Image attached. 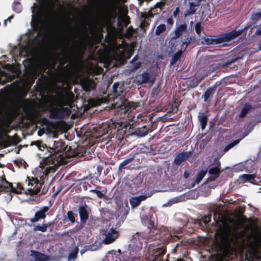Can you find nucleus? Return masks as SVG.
<instances>
[{
  "label": "nucleus",
  "instance_id": "obj_1",
  "mask_svg": "<svg viewBox=\"0 0 261 261\" xmlns=\"http://www.w3.org/2000/svg\"><path fill=\"white\" fill-rule=\"evenodd\" d=\"M229 222L232 225L222 220L216 233L219 237L222 245L226 248L229 247L232 244L236 243L243 233L242 231H238L241 225L240 222L232 219H230Z\"/></svg>",
  "mask_w": 261,
  "mask_h": 261
},
{
  "label": "nucleus",
  "instance_id": "obj_2",
  "mask_svg": "<svg viewBox=\"0 0 261 261\" xmlns=\"http://www.w3.org/2000/svg\"><path fill=\"white\" fill-rule=\"evenodd\" d=\"M159 231L160 232V236H165L164 238V244L158 243L156 246L149 245L148 253L150 261H165L163 258L166 252V247L165 244L168 243L169 241H172L174 238L178 237L176 236H172L169 232L168 229L166 227H162ZM165 261H167V259Z\"/></svg>",
  "mask_w": 261,
  "mask_h": 261
},
{
  "label": "nucleus",
  "instance_id": "obj_3",
  "mask_svg": "<svg viewBox=\"0 0 261 261\" xmlns=\"http://www.w3.org/2000/svg\"><path fill=\"white\" fill-rule=\"evenodd\" d=\"M89 36L87 32V28H84L76 34L75 38L78 40H74L72 43V48L67 53L64 54V59L62 61V64H65L68 60H72L76 57V53L79 52L88 39Z\"/></svg>",
  "mask_w": 261,
  "mask_h": 261
},
{
  "label": "nucleus",
  "instance_id": "obj_4",
  "mask_svg": "<svg viewBox=\"0 0 261 261\" xmlns=\"http://www.w3.org/2000/svg\"><path fill=\"white\" fill-rule=\"evenodd\" d=\"M243 31V30H233L229 33L223 34L218 36H211L210 37H203L201 43L203 44L211 45L229 42L241 35Z\"/></svg>",
  "mask_w": 261,
  "mask_h": 261
},
{
  "label": "nucleus",
  "instance_id": "obj_5",
  "mask_svg": "<svg viewBox=\"0 0 261 261\" xmlns=\"http://www.w3.org/2000/svg\"><path fill=\"white\" fill-rule=\"evenodd\" d=\"M20 106L25 116L29 119L35 117L38 113L37 104L33 99H23L20 103Z\"/></svg>",
  "mask_w": 261,
  "mask_h": 261
},
{
  "label": "nucleus",
  "instance_id": "obj_6",
  "mask_svg": "<svg viewBox=\"0 0 261 261\" xmlns=\"http://www.w3.org/2000/svg\"><path fill=\"white\" fill-rule=\"evenodd\" d=\"M27 179H28L27 190L30 194L37 195L40 194L43 195L47 192V189L45 188H43L41 191V187L44 184L43 182H41L37 178L35 177L30 178L29 176H27Z\"/></svg>",
  "mask_w": 261,
  "mask_h": 261
},
{
  "label": "nucleus",
  "instance_id": "obj_7",
  "mask_svg": "<svg viewBox=\"0 0 261 261\" xmlns=\"http://www.w3.org/2000/svg\"><path fill=\"white\" fill-rule=\"evenodd\" d=\"M71 112L70 108L68 107H54L49 111V118L53 119H63L65 116H69Z\"/></svg>",
  "mask_w": 261,
  "mask_h": 261
},
{
  "label": "nucleus",
  "instance_id": "obj_8",
  "mask_svg": "<svg viewBox=\"0 0 261 261\" xmlns=\"http://www.w3.org/2000/svg\"><path fill=\"white\" fill-rule=\"evenodd\" d=\"M117 5L114 0H107L103 6V12L108 19L116 15Z\"/></svg>",
  "mask_w": 261,
  "mask_h": 261
},
{
  "label": "nucleus",
  "instance_id": "obj_9",
  "mask_svg": "<svg viewBox=\"0 0 261 261\" xmlns=\"http://www.w3.org/2000/svg\"><path fill=\"white\" fill-rule=\"evenodd\" d=\"M192 155V152L191 151H182L177 153L173 162V165L177 166L180 165L183 162L187 161Z\"/></svg>",
  "mask_w": 261,
  "mask_h": 261
},
{
  "label": "nucleus",
  "instance_id": "obj_10",
  "mask_svg": "<svg viewBox=\"0 0 261 261\" xmlns=\"http://www.w3.org/2000/svg\"><path fill=\"white\" fill-rule=\"evenodd\" d=\"M49 210V207L48 206H44L41 207L35 213L34 216L30 219L31 222L34 223L41 220L44 219L46 217L47 213Z\"/></svg>",
  "mask_w": 261,
  "mask_h": 261
},
{
  "label": "nucleus",
  "instance_id": "obj_11",
  "mask_svg": "<svg viewBox=\"0 0 261 261\" xmlns=\"http://www.w3.org/2000/svg\"><path fill=\"white\" fill-rule=\"evenodd\" d=\"M213 214V218L215 221V224H218L219 222L220 217L217 208H213L210 211L207 215L204 216L201 218L202 222L206 225L211 221V217Z\"/></svg>",
  "mask_w": 261,
  "mask_h": 261
},
{
  "label": "nucleus",
  "instance_id": "obj_12",
  "mask_svg": "<svg viewBox=\"0 0 261 261\" xmlns=\"http://www.w3.org/2000/svg\"><path fill=\"white\" fill-rule=\"evenodd\" d=\"M2 184L0 185V192H10L15 194L21 193V192H18L16 188L13 186L12 184L8 181L5 177L2 179Z\"/></svg>",
  "mask_w": 261,
  "mask_h": 261
},
{
  "label": "nucleus",
  "instance_id": "obj_13",
  "mask_svg": "<svg viewBox=\"0 0 261 261\" xmlns=\"http://www.w3.org/2000/svg\"><path fill=\"white\" fill-rule=\"evenodd\" d=\"M106 237L103 240L105 244H109L113 242L119 236V232L114 228H111L110 230L106 233Z\"/></svg>",
  "mask_w": 261,
  "mask_h": 261
},
{
  "label": "nucleus",
  "instance_id": "obj_14",
  "mask_svg": "<svg viewBox=\"0 0 261 261\" xmlns=\"http://www.w3.org/2000/svg\"><path fill=\"white\" fill-rule=\"evenodd\" d=\"M151 196V194L148 193L147 195H139L136 197H132L129 198V202L132 208L138 206L141 201L146 200L148 197Z\"/></svg>",
  "mask_w": 261,
  "mask_h": 261
},
{
  "label": "nucleus",
  "instance_id": "obj_15",
  "mask_svg": "<svg viewBox=\"0 0 261 261\" xmlns=\"http://www.w3.org/2000/svg\"><path fill=\"white\" fill-rule=\"evenodd\" d=\"M88 206L86 204L80 206L79 208L80 220L82 223H85L89 219Z\"/></svg>",
  "mask_w": 261,
  "mask_h": 261
},
{
  "label": "nucleus",
  "instance_id": "obj_16",
  "mask_svg": "<svg viewBox=\"0 0 261 261\" xmlns=\"http://www.w3.org/2000/svg\"><path fill=\"white\" fill-rule=\"evenodd\" d=\"M31 256L35 258L36 261H49V255L36 250L31 251Z\"/></svg>",
  "mask_w": 261,
  "mask_h": 261
},
{
  "label": "nucleus",
  "instance_id": "obj_17",
  "mask_svg": "<svg viewBox=\"0 0 261 261\" xmlns=\"http://www.w3.org/2000/svg\"><path fill=\"white\" fill-rule=\"evenodd\" d=\"M150 75L147 71H144L142 74L137 75V82L139 85L146 84L150 82Z\"/></svg>",
  "mask_w": 261,
  "mask_h": 261
},
{
  "label": "nucleus",
  "instance_id": "obj_18",
  "mask_svg": "<svg viewBox=\"0 0 261 261\" xmlns=\"http://www.w3.org/2000/svg\"><path fill=\"white\" fill-rule=\"evenodd\" d=\"M187 30V25L185 23L179 25L174 30V36L173 37V39L179 38Z\"/></svg>",
  "mask_w": 261,
  "mask_h": 261
},
{
  "label": "nucleus",
  "instance_id": "obj_19",
  "mask_svg": "<svg viewBox=\"0 0 261 261\" xmlns=\"http://www.w3.org/2000/svg\"><path fill=\"white\" fill-rule=\"evenodd\" d=\"M123 85H120L119 82H115L113 85V93L114 96L118 97L120 96L124 92Z\"/></svg>",
  "mask_w": 261,
  "mask_h": 261
},
{
  "label": "nucleus",
  "instance_id": "obj_20",
  "mask_svg": "<svg viewBox=\"0 0 261 261\" xmlns=\"http://www.w3.org/2000/svg\"><path fill=\"white\" fill-rule=\"evenodd\" d=\"M153 16V15L151 11L148 12L147 13H142L141 15V18L143 20L141 23V27L142 29H145L148 27L149 25V23L148 22V20H147V19L149 17H152Z\"/></svg>",
  "mask_w": 261,
  "mask_h": 261
},
{
  "label": "nucleus",
  "instance_id": "obj_21",
  "mask_svg": "<svg viewBox=\"0 0 261 261\" xmlns=\"http://www.w3.org/2000/svg\"><path fill=\"white\" fill-rule=\"evenodd\" d=\"M255 177V174H243L239 176V179L242 183L250 182L253 184Z\"/></svg>",
  "mask_w": 261,
  "mask_h": 261
},
{
  "label": "nucleus",
  "instance_id": "obj_22",
  "mask_svg": "<svg viewBox=\"0 0 261 261\" xmlns=\"http://www.w3.org/2000/svg\"><path fill=\"white\" fill-rule=\"evenodd\" d=\"M54 146L55 148L54 150L55 153H59L65 151L67 148L65 143L60 141L55 142Z\"/></svg>",
  "mask_w": 261,
  "mask_h": 261
},
{
  "label": "nucleus",
  "instance_id": "obj_23",
  "mask_svg": "<svg viewBox=\"0 0 261 261\" xmlns=\"http://www.w3.org/2000/svg\"><path fill=\"white\" fill-rule=\"evenodd\" d=\"M185 50H178L172 57L170 60V66H174L177 62L180 60L182 55L183 54Z\"/></svg>",
  "mask_w": 261,
  "mask_h": 261
},
{
  "label": "nucleus",
  "instance_id": "obj_24",
  "mask_svg": "<svg viewBox=\"0 0 261 261\" xmlns=\"http://www.w3.org/2000/svg\"><path fill=\"white\" fill-rule=\"evenodd\" d=\"M205 75H203L201 77H196L194 79L190 80L188 87L192 89L197 87L199 84L205 78Z\"/></svg>",
  "mask_w": 261,
  "mask_h": 261
},
{
  "label": "nucleus",
  "instance_id": "obj_25",
  "mask_svg": "<svg viewBox=\"0 0 261 261\" xmlns=\"http://www.w3.org/2000/svg\"><path fill=\"white\" fill-rule=\"evenodd\" d=\"M149 130L148 127L144 125L137 128L135 132V134L139 137H144L148 133Z\"/></svg>",
  "mask_w": 261,
  "mask_h": 261
},
{
  "label": "nucleus",
  "instance_id": "obj_26",
  "mask_svg": "<svg viewBox=\"0 0 261 261\" xmlns=\"http://www.w3.org/2000/svg\"><path fill=\"white\" fill-rule=\"evenodd\" d=\"M198 118L200 123L202 130L204 129L207 125L208 121L207 116L204 115L203 113H201L199 114Z\"/></svg>",
  "mask_w": 261,
  "mask_h": 261
},
{
  "label": "nucleus",
  "instance_id": "obj_27",
  "mask_svg": "<svg viewBox=\"0 0 261 261\" xmlns=\"http://www.w3.org/2000/svg\"><path fill=\"white\" fill-rule=\"evenodd\" d=\"M247 136V135H243L239 139L234 140L233 141L231 142V143H229L227 145H226L223 149V151L224 152H226L228 151L230 149L232 148L233 146L238 144L240 141L243 139L244 137H245Z\"/></svg>",
  "mask_w": 261,
  "mask_h": 261
},
{
  "label": "nucleus",
  "instance_id": "obj_28",
  "mask_svg": "<svg viewBox=\"0 0 261 261\" xmlns=\"http://www.w3.org/2000/svg\"><path fill=\"white\" fill-rule=\"evenodd\" d=\"M215 92V91L214 90V89H212L211 87L207 88L202 96L204 99V101L205 102L207 101L210 97L213 96V95Z\"/></svg>",
  "mask_w": 261,
  "mask_h": 261
},
{
  "label": "nucleus",
  "instance_id": "obj_29",
  "mask_svg": "<svg viewBox=\"0 0 261 261\" xmlns=\"http://www.w3.org/2000/svg\"><path fill=\"white\" fill-rule=\"evenodd\" d=\"M129 212V206L128 205V202H126L125 206L123 207V209L120 212L121 214L118 216H120V217L122 218L123 219L125 220Z\"/></svg>",
  "mask_w": 261,
  "mask_h": 261
},
{
  "label": "nucleus",
  "instance_id": "obj_30",
  "mask_svg": "<svg viewBox=\"0 0 261 261\" xmlns=\"http://www.w3.org/2000/svg\"><path fill=\"white\" fill-rule=\"evenodd\" d=\"M220 164L219 163L218 166L211 168L208 170L209 174L216 177H219L220 174Z\"/></svg>",
  "mask_w": 261,
  "mask_h": 261
},
{
  "label": "nucleus",
  "instance_id": "obj_31",
  "mask_svg": "<svg viewBox=\"0 0 261 261\" xmlns=\"http://www.w3.org/2000/svg\"><path fill=\"white\" fill-rule=\"evenodd\" d=\"M252 107L250 105L246 104L244 105L243 109L241 110V112L239 114V117L240 118H244L247 114L249 112V111L251 109Z\"/></svg>",
  "mask_w": 261,
  "mask_h": 261
},
{
  "label": "nucleus",
  "instance_id": "obj_32",
  "mask_svg": "<svg viewBox=\"0 0 261 261\" xmlns=\"http://www.w3.org/2000/svg\"><path fill=\"white\" fill-rule=\"evenodd\" d=\"M207 173V169L201 170L196 175L195 181L196 183L198 184L202 180V179L205 175Z\"/></svg>",
  "mask_w": 261,
  "mask_h": 261
},
{
  "label": "nucleus",
  "instance_id": "obj_33",
  "mask_svg": "<svg viewBox=\"0 0 261 261\" xmlns=\"http://www.w3.org/2000/svg\"><path fill=\"white\" fill-rule=\"evenodd\" d=\"M201 0H197L196 2H190L189 3V9L190 11L195 14L196 11V7H198Z\"/></svg>",
  "mask_w": 261,
  "mask_h": 261
},
{
  "label": "nucleus",
  "instance_id": "obj_34",
  "mask_svg": "<svg viewBox=\"0 0 261 261\" xmlns=\"http://www.w3.org/2000/svg\"><path fill=\"white\" fill-rule=\"evenodd\" d=\"M134 160V155H133L132 157L129 158H127L124 160L122 162H121L119 166V170L121 171V170L124 168V167L129 163H131Z\"/></svg>",
  "mask_w": 261,
  "mask_h": 261
},
{
  "label": "nucleus",
  "instance_id": "obj_35",
  "mask_svg": "<svg viewBox=\"0 0 261 261\" xmlns=\"http://www.w3.org/2000/svg\"><path fill=\"white\" fill-rule=\"evenodd\" d=\"M79 252V248L75 247L69 253L68 258L71 260H75Z\"/></svg>",
  "mask_w": 261,
  "mask_h": 261
},
{
  "label": "nucleus",
  "instance_id": "obj_36",
  "mask_svg": "<svg viewBox=\"0 0 261 261\" xmlns=\"http://www.w3.org/2000/svg\"><path fill=\"white\" fill-rule=\"evenodd\" d=\"M83 89L86 92H90L94 88L93 84L89 82L84 83L82 85Z\"/></svg>",
  "mask_w": 261,
  "mask_h": 261
},
{
  "label": "nucleus",
  "instance_id": "obj_37",
  "mask_svg": "<svg viewBox=\"0 0 261 261\" xmlns=\"http://www.w3.org/2000/svg\"><path fill=\"white\" fill-rule=\"evenodd\" d=\"M166 27L165 24H161L159 26L157 27L155 34L156 35L159 36L161 34L163 33L166 31Z\"/></svg>",
  "mask_w": 261,
  "mask_h": 261
},
{
  "label": "nucleus",
  "instance_id": "obj_38",
  "mask_svg": "<svg viewBox=\"0 0 261 261\" xmlns=\"http://www.w3.org/2000/svg\"><path fill=\"white\" fill-rule=\"evenodd\" d=\"M195 30L196 34L199 36H201V33L203 30V27L201 22H196L195 24Z\"/></svg>",
  "mask_w": 261,
  "mask_h": 261
},
{
  "label": "nucleus",
  "instance_id": "obj_39",
  "mask_svg": "<svg viewBox=\"0 0 261 261\" xmlns=\"http://www.w3.org/2000/svg\"><path fill=\"white\" fill-rule=\"evenodd\" d=\"M43 32L39 30L37 32V36L34 38L33 41H34L37 44H40L41 43L42 40L39 37L43 36Z\"/></svg>",
  "mask_w": 261,
  "mask_h": 261
},
{
  "label": "nucleus",
  "instance_id": "obj_40",
  "mask_svg": "<svg viewBox=\"0 0 261 261\" xmlns=\"http://www.w3.org/2000/svg\"><path fill=\"white\" fill-rule=\"evenodd\" d=\"M33 229L35 231H39L42 232H45L47 231L46 226L45 223L42 224L41 225H38L35 226Z\"/></svg>",
  "mask_w": 261,
  "mask_h": 261
},
{
  "label": "nucleus",
  "instance_id": "obj_41",
  "mask_svg": "<svg viewBox=\"0 0 261 261\" xmlns=\"http://www.w3.org/2000/svg\"><path fill=\"white\" fill-rule=\"evenodd\" d=\"M13 9L17 13H20L22 9L21 4L18 2H14L13 5Z\"/></svg>",
  "mask_w": 261,
  "mask_h": 261
},
{
  "label": "nucleus",
  "instance_id": "obj_42",
  "mask_svg": "<svg viewBox=\"0 0 261 261\" xmlns=\"http://www.w3.org/2000/svg\"><path fill=\"white\" fill-rule=\"evenodd\" d=\"M145 223L149 229H153L155 227L154 222L151 219H147L145 220Z\"/></svg>",
  "mask_w": 261,
  "mask_h": 261
},
{
  "label": "nucleus",
  "instance_id": "obj_43",
  "mask_svg": "<svg viewBox=\"0 0 261 261\" xmlns=\"http://www.w3.org/2000/svg\"><path fill=\"white\" fill-rule=\"evenodd\" d=\"M67 217L69 221H70L72 223H74L75 222V217L74 216V214L72 211H68L67 213Z\"/></svg>",
  "mask_w": 261,
  "mask_h": 261
},
{
  "label": "nucleus",
  "instance_id": "obj_44",
  "mask_svg": "<svg viewBox=\"0 0 261 261\" xmlns=\"http://www.w3.org/2000/svg\"><path fill=\"white\" fill-rule=\"evenodd\" d=\"M194 39L193 37L192 36H191L190 37H187L186 41H182V42L181 43V46H182L184 45H186L185 48L184 49L185 50L187 48V47L188 46V45L191 43V42L193 41V40H194Z\"/></svg>",
  "mask_w": 261,
  "mask_h": 261
},
{
  "label": "nucleus",
  "instance_id": "obj_45",
  "mask_svg": "<svg viewBox=\"0 0 261 261\" xmlns=\"http://www.w3.org/2000/svg\"><path fill=\"white\" fill-rule=\"evenodd\" d=\"M138 59V55L135 56L133 60L130 61V63L134 64V68L135 69H138L141 66L140 62H136L137 60Z\"/></svg>",
  "mask_w": 261,
  "mask_h": 261
},
{
  "label": "nucleus",
  "instance_id": "obj_46",
  "mask_svg": "<svg viewBox=\"0 0 261 261\" xmlns=\"http://www.w3.org/2000/svg\"><path fill=\"white\" fill-rule=\"evenodd\" d=\"M117 219L118 220V222L115 225L114 229H115V230L117 228H119L125 221L124 219H123L122 218L120 217V216H117Z\"/></svg>",
  "mask_w": 261,
  "mask_h": 261
},
{
  "label": "nucleus",
  "instance_id": "obj_47",
  "mask_svg": "<svg viewBox=\"0 0 261 261\" xmlns=\"http://www.w3.org/2000/svg\"><path fill=\"white\" fill-rule=\"evenodd\" d=\"M90 192L96 194L97 196L99 198H102L104 197V194L100 191L93 189L90 190Z\"/></svg>",
  "mask_w": 261,
  "mask_h": 261
},
{
  "label": "nucleus",
  "instance_id": "obj_48",
  "mask_svg": "<svg viewBox=\"0 0 261 261\" xmlns=\"http://www.w3.org/2000/svg\"><path fill=\"white\" fill-rule=\"evenodd\" d=\"M238 59H239V58H236L233 59L231 60L230 61H227L223 64L222 67H227L229 65H231V64H232V63H234L235 62H236L237 61H238Z\"/></svg>",
  "mask_w": 261,
  "mask_h": 261
},
{
  "label": "nucleus",
  "instance_id": "obj_49",
  "mask_svg": "<svg viewBox=\"0 0 261 261\" xmlns=\"http://www.w3.org/2000/svg\"><path fill=\"white\" fill-rule=\"evenodd\" d=\"M134 33V30L132 27H128L125 31L126 35L130 37L133 36Z\"/></svg>",
  "mask_w": 261,
  "mask_h": 261
},
{
  "label": "nucleus",
  "instance_id": "obj_50",
  "mask_svg": "<svg viewBox=\"0 0 261 261\" xmlns=\"http://www.w3.org/2000/svg\"><path fill=\"white\" fill-rule=\"evenodd\" d=\"M253 184L254 185H261V179L260 177H258L255 174V177L254 178L253 181Z\"/></svg>",
  "mask_w": 261,
  "mask_h": 261
},
{
  "label": "nucleus",
  "instance_id": "obj_51",
  "mask_svg": "<svg viewBox=\"0 0 261 261\" xmlns=\"http://www.w3.org/2000/svg\"><path fill=\"white\" fill-rule=\"evenodd\" d=\"M179 13V8L178 7H176L175 10L174 11L173 13V15L175 18H176Z\"/></svg>",
  "mask_w": 261,
  "mask_h": 261
},
{
  "label": "nucleus",
  "instance_id": "obj_52",
  "mask_svg": "<svg viewBox=\"0 0 261 261\" xmlns=\"http://www.w3.org/2000/svg\"><path fill=\"white\" fill-rule=\"evenodd\" d=\"M160 89H159V87H157L156 88H154L152 89V94L153 95H157L160 91Z\"/></svg>",
  "mask_w": 261,
  "mask_h": 261
},
{
  "label": "nucleus",
  "instance_id": "obj_53",
  "mask_svg": "<svg viewBox=\"0 0 261 261\" xmlns=\"http://www.w3.org/2000/svg\"><path fill=\"white\" fill-rule=\"evenodd\" d=\"M193 14H194L192 13L191 11H190V10H187L184 12V16L185 17H187V16Z\"/></svg>",
  "mask_w": 261,
  "mask_h": 261
},
{
  "label": "nucleus",
  "instance_id": "obj_54",
  "mask_svg": "<svg viewBox=\"0 0 261 261\" xmlns=\"http://www.w3.org/2000/svg\"><path fill=\"white\" fill-rule=\"evenodd\" d=\"M45 224L46 226V229H47L48 227H50L51 229L54 227V222L53 221H52V222H48L47 223H45Z\"/></svg>",
  "mask_w": 261,
  "mask_h": 261
},
{
  "label": "nucleus",
  "instance_id": "obj_55",
  "mask_svg": "<svg viewBox=\"0 0 261 261\" xmlns=\"http://www.w3.org/2000/svg\"><path fill=\"white\" fill-rule=\"evenodd\" d=\"M15 165L18 167H20L22 165V161L21 160H17L14 161Z\"/></svg>",
  "mask_w": 261,
  "mask_h": 261
},
{
  "label": "nucleus",
  "instance_id": "obj_56",
  "mask_svg": "<svg viewBox=\"0 0 261 261\" xmlns=\"http://www.w3.org/2000/svg\"><path fill=\"white\" fill-rule=\"evenodd\" d=\"M41 143H42V142L40 141H36L34 142V144L36 145L39 148V149L40 150H41Z\"/></svg>",
  "mask_w": 261,
  "mask_h": 261
},
{
  "label": "nucleus",
  "instance_id": "obj_57",
  "mask_svg": "<svg viewBox=\"0 0 261 261\" xmlns=\"http://www.w3.org/2000/svg\"><path fill=\"white\" fill-rule=\"evenodd\" d=\"M167 22L168 24L172 25L174 22V21L172 17H169L167 19Z\"/></svg>",
  "mask_w": 261,
  "mask_h": 261
},
{
  "label": "nucleus",
  "instance_id": "obj_58",
  "mask_svg": "<svg viewBox=\"0 0 261 261\" xmlns=\"http://www.w3.org/2000/svg\"><path fill=\"white\" fill-rule=\"evenodd\" d=\"M13 79V77L12 76H10L8 79H7L6 80H4L3 82V84H5L7 82H11Z\"/></svg>",
  "mask_w": 261,
  "mask_h": 261
},
{
  "label": "nucleus",
  "instance_id": "obj_59",
  "mask_svg": "<svg viewBox=\"0 0 261 261\" xmlns=\"http://www.w3.org/2000/svg\"><path fill=\"white\" fill-rule=\"evenodd\" d=\"M221 84L220 82H216V83L215 84V85H214L213 86H212V87H211V88L212 89H214V90L215 91H216V88L218 86H219L220 84Z\"/></svg>",
  "mask_w": 261,
  "mask_h": 261
},
{
  "label": "nucleus",
  "instance_id": "obj_60",
  "mask_svg": "<svg viewBox=\"0 0 261 261\" xmlns=\"http://www.w3.org/2000/svg\"><path fill=\"white\" fill-rule=\"evenodd\" d=\"M57 158V156L56 155H51L50 157H47V158L46 159L47 160H48L49 161H51L54 162L53 160Z\"/></svg>",
  "mask_w": 261,
  "mask_h": 261
},
{
  "label": "nucleus",
  "instance_id": "obj_61",
  "mask_svg": "<svg viewBox=\"0 0 261 261\" xmlns=\"http://www.w3.org/2000/svg\"><path fill=\"white\" fill-rule=\"evenodd\" d=\"M255 259L258 261L261 260V252H260L259 254H255Z\"/></svg>",
  "mask_w": 261,
  "mask_h": 261
},
{
  "label": "nucleus",
  "instance_id": "obj_62",
  "mask_svg": "<svg viewBox=\"0 0 261 261\" xmlns=\"http://www.w3.org/2000/svg\"><path fill=\"white\" fill-rule=\"evenodd\" d=\"M217 177H216V176L212 175L211 176L208 177L207 179V181H213V180H215Z\"/></svg>",
  "mask_w": 261,
  "mask_h": 261
},
{
  "label": "nucleus",
  "instance_id": "obj_63",
  "mask_svg": "<svg viewBox=\"0 0 261 261\" xmlns=\"http://www.w3.org/2000/svg\"><path fill=\"white\" fill-rule=\"evenodd\" d=\"M17 188L19 189L20 191L23 189V187H22L21 185L19 183L17 184Z\"/></svg>",
  "mask_w": 261,
  "mask_h": 261
},
{
  "label": "nucleus",
  "instance_id": "obj_64",
  "mask_svg": "<svg viewBox=\"0 0 261 261\" xmlns=\"http://www.w3.org/2000/svg\"><path fill=\"white\" fill-rule=\"evenodd\" d=\"M256 34L257 35H261V29L257 30L256 32Z\"/></svg>",
  "mask_w": 261,
  "mask_h": 261
}]
</instances>
